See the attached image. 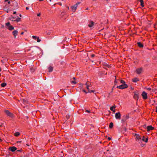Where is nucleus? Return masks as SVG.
Instances as JSON below:
<instances>
[{
	"label": "nucleus",
	"mask_w": 157,
	"mask_h": 157,
	"mask_svg": "<svg viewBox=\"0 0 157 157\" xmlns=\"http://www.w3.org/2000/svg\"><path fill=\"white\" fill-rule=\"evenodd\" d=\"M80 3V2H78L77 3L75 4L74 5V6H72L71 7V8L73 12H75L76 11L78 6Z\"/></svg>",
	"instance_id": "nucleus-1"
},
{
	"label": "nucleus",
	"mask_w": 157,
	"mask_h": 157,
	"mask_svg": "<svg viewBox=\"0 0 157 157\" xmlns=\"http://www.w3.org/2000/svg\"><path fill=\"white\" fill-rule=\"evenodd\" d=\"M128 87V86L126 84H122L121 85L117 86V88L121 89H123L126 88Z\"/></svg>",
	"instance_id": "nucleus-2"
},
{
	"label": "nucleus",
	"mask_w": 157,
	"mask_h": 157,
	"mask_svg": "<svg viewBox=\"0 0 157 157\" xmlns=\"http://www.w3.org/2000/svg\"><path fill=\"white\" fill-rule=\"evenodd\" d=\"M5 113L9 117H13V114L10 113L8 110H6L5 111Z\"/></svg>",
	"instance_id": "nucleus-3"
},
{
	"label": "nucleus",
	"mask_w": 157,
	"mask_h": 157,
	"mask_svg": "<svg viewBox=\"0 0 157 157\" xmlns=\"http://www.w3.org/2000/svg\"><path fill=\"white\" fill-rule=\"evenodd\" d=\"M115 118L116 119H120L121 114L120 112H119L115 113Z\"/></svg>",
	"instance_id": "nucleus-4"
},
{
	"label": "nucleus",
	"mask_w": 157,
	"mask_h": 157,
	"mask_svg": "<svg viewBox=\"0 0 157 157\" xmlns=\"http://www.w3.org/2000/svg\"><path fill=\"white\" fill-rule=\"evenodd\" d=\"M142 96L143 99H147V94L145 92L143 91L142 94Z\"/></svg>",
	"instance_id": "nucleus-5"
},
{
	"label": "nucleus",
	"mask_w": 157,
	"mask_h": 157,
	"mask_svg": "<svg viewBox=\"0 0 157 157\" xmlns=\"http://www.w3.org/2000/svg\"><path fill=\"white\" fill-rule=\"evenodd\" d=\"M142 71V68H137L136 70V71L137 73L138 74H140L141 73Z\"/></svg>",
	"instance_id": "nucleus-6"
},
{
	"label": "nucleus",
	"mask_w": 157,
	"mask_h": 157,
	"mask_svg": "<svg viewBox=\"0 0 157 157\" xmlns=\"http://www.w3.org/2000/svg\"><path fill=\"white\" fill-rule=\"evenodd\" d=\"M134 98L136 99H138V93L137 92H134Z\"/></svg>",
	"instance_id": "nucleus-7"
},
{
	"label": "nucleus",
	"mask_w": 157,
	"mask_h": 157,
	"mask_svg": "<svg viewBox=\"0 0 157 157\" xmlns=\"http://www.w3.org/2000/svg\"><path fill=\"white\" fill-rule=\"evenodd\" d=\"M17 148L15 147H10L9 148V150L12 152H14L17 150Z\"/></svg>",
	"instance_id": "nucleus-8"
},
{
	"label": "nucleus",
	"mask_w": 157,
	"mask_h": 157,
	"mask_svg": "<svg viewBox=\"0 0 157 157\" xmlns=\"http://www.w3.org/2000/svg\"><path fill=\"white\" fill-rule=\"evenodd\" d=\"M147 130L148 131L153 130L154 128L151 126L150 125L147 127Z\"/></svg>",
	"instance_id": "nucleus-9"
},
{
	"label": "nucleus",
	"mask_w": 157,
	"mask_h": 157,
	"mask_svg": "<svg viewBox=\"0 0 157 157\" xmlns=\"http://www.w3.org/2000/svg\"><path fill=\"white\" fill-rule=\"evenodd\" d=\"M135 136H136V140H140L141 139V137L140 136H139V134H135Z\"/></svg>",
	"instance_id": "nucleus-10"
},
{
	"label": "nucleus",
	"mask_w": 157,
	"mask_h": 157,
	"mask_svg": "<svg viewBox=\"0 0 157 157\" xmlns=\"http://www.w3.org/2000/svg\"><path fill=\"white\" fill-rule=\"evenodd\" d=\"M94 24V22L93 21H91L90 22L89 24L88 25V26L89 27L91 28L93 26Z\"/></svg>",
	"instance_id": "nucleus-11"
},
{
	"label": "nucleus",
	"mask_w": 157,
	"mask_h": 157,
	"mask_svg": "<svg viewBox=\"0 0 157 157\" xmlns=\"http://www.w3.org/2000/svg\"><path fill=\"white\" fill-rule=\"evenodd\" d=\"M90 83H86L85 85L86 86V88L88 90V91L90 90V89L89 88V87L90 86Z\"/></svg>",
	"instance_id": "nucleus-12"
},
{
	"label": "nucleus",
	"mask_w": 157,
	"mask_h": 157,
	"mask_svg": "<svg viewBox=\"0 0 157 157\" xmlns=\"http://www.w3.org/2000/svg\"><path fill=\"white\" fill-rule=\"evenodd\" d=\"M18 31L17 30H14L13 32V34L15 38L16 37V36L17 35Z\"/></svg>",
	"instance_id": "nucleus-13"
},
{
	"label": "nucleus",
	"mask_w": 157,
	"mask_h": 157,
	"mask_svg": "<svg viewBox=\"0 0 157 157\" xmlns=\"http://www.w3.org/2000/svg\"><path fill=\"white\" fill-rule=\"evenodd\" d=\"M132 81L134 82H136L137 81H139V79L138 78H135L132 79Z\"/></svg>",
	"instance_id": "nucleus-14"
},
{
	"label": "nucleus",
	"mask_w": 157,
	"mask_h": 157,
	"mask_svg": "<svg viewBox=\"0 0 157 157\" xmlns=\"http://www.w3.org/2000/svg\"><path fill=\"white\" fill-rule=\"evenodd\" d=\"M142 140L143 141L146 143L147 142L148 139L147 138H146V139H145V136H143V137Z\"/></svg>",
	"instance_id": "nucleus-15"
},
{
	"label": "nucleus",
	"mask_w": 157,
	"mask_h": 157,
	"mask_svg": "<svg viewBox=\"0 0 157 157\" xmlns=\"http://www.w3.org/2000/svg\"><path fill=\"white\" fill-rule=\"evenodd\" d=\"M137 44H138V46L140 48H143V44L140 42H138Z\"/></svg>",
	"instance_id": "nucleus-16"
},
{
	"label": "nucleus",
	"mask_w": 157,
	"mask_h": 157,
	"mask_svg": "<svg viewBox=\"0 0 157 157\" xmlns=\"http://www.w3.org/2000/svg\"><path fill=\"white\" fill-rule=\"evenodd\" d=\"M48 71L49 72H51L53 70V67L50 66L48 68Z\"/></svg>",
	"instance_id": "nucleus-17"
},
{
	"label": "nucleus",
	"mask_w": 157,
	"mask_h": 157,
	"mask_svg": "<svg viewBox=\"0 0 157 157\" xmlns=\"http://www.w3.org/2000/svg\"><path fill=\"white\" fill-rule=\"evenodd\" d=\"M13 6L17 7L18 6V3L16 2H13Z\"/></svg>",
	"instance_id": "nucleus-18"
},
{
	"label": "nucleus",
	"mask_w": 157,
	"mask_h": 157,
	"mask_svg": "<svg viewBox=\"0 0 157 157\" xmlns=\"http://www.w3.org/2000/svg\"><path fill=\"white\" fill-rule=\"evenodd\" d=\"M139 1H140V5L142 6V7L144 6V1L143 0H139Z\"/></svg>",
	"instance_id": "nucleus-19"
},
{
	"label": "nucleus",
	"mask_w": 157,
	"mask_h": 157,
	"mask_svg": "<svg viewBox=\"0 0 157 157\" xmlns=\"http://www.w3.org/2000/svg\"><path fill=\"white\" fill-rule=\"evenodd\" d=\"M9 30H11L14 29V27L12 25H10L8 28Z\"/></svg>",
	"instance_id": "nucleus-20"
},
{
	"label": "nucleus",
	"mask_w": 157,
	"mask_h": 157,
	"mask_svg": "<svg viewBox=\"0 0 157 157\" xmlns=\"http://www.w3.org/2000/svg\"><path fill=\"white\" fill-rule=\"evenodd\" d=\"M6 83L3 82L1 84V86L2 87H4L6 86Z\"/></svg>",
	"instance_id": "nucleus-21"
},
{
	"label": "nucleus",
	"mask_w": 157,
	"mask_h": 157,
	"mask_svg": "<svg viewBox=\"0 0 157 157\" xmlns=\"http://www.w3.org/2000/svg\"><path fill=\"white\" fill-rule=\"evenodd\" d=\"M113 126V123L111 122L110 123L109 125V128H112V127Z\"/></svg>",
	"instance_id": "nucleus-22"
},
{
	"label": "nucleus",
	"mask_w": 157,
	"mask_h": 157,
	"mask_svg": "<svg viewBox=\"0 0 157 157\" xmlns=\"http://www.w3.org/2000/svg\"><path fill=\"white\" fill-rule=\"evenodd\" d=\"M6 25L8 27V28L11 25L10 22H9L6 23Z\"/></svg>",
	"instance_id": "nucleus-23"
},
{
	"label": "nucleus",
	"mask_w": 157,
	"mask_h": 157,
	"mask_svg": "<svg viewBox=\"0 0 157 157\" xmlns=\"http://www.w3.org/2000/svg\"><path fill=\"white\" fill-rule=\"evenodd\" d=\"M14 135L15 136H19L20 134V133L19 132H16L14 134Z\"/></svg>",
	"instance_id": "nucleus-24"
},
{
	"label": "nucleus",
	"mask_w": 157,
	"mask_h": 157,
	"mask_svg": "<svg viewBox=\"0 0 157 157\" xmlns=\"http://www.w3.org/2000/svg\"><path fill=\"white\" fill-rule=\"evenodd\" d=\"M21 18H19L18 16H17V18L14 20V21H16L17 22H19L20 21Z\"/></svg>",
	"instance_id": "nucleus-25"
},
{
	"label": "nucleus",
	"mask_w": 157,
	"mask_h": 157,
	"mask_svg": "<svg viewBox=\"0 0 157 157\" xmlns=\"http://www.w3.org/2000/svg\"><path fill=\"white\" fill-rule=\"evenodd\" d=\"M129 116H124L123 117V118H124V119L126 121L127 119H128L129 118Z\"/></svg>",
	"instance_id": "nucleus-26"
},
{
	"label": "nucleus",
	"mask_w": 157,
	"mask_h": 157,
	"mask_svg": "<svg viewBox=\"0 0 157 157\" xmlns=\"http://www.w3.org/2000/svg\"><path fill=\"white\" fill-rule=\"evenodd\" d=\"M116 108L115 106H112L110 108V109L111 111H113L114 109Z\"/></svg>",
	"instance_id": "nucleus-27"
},
{
	"label": "nucleus",
	"mask_w": 157,
	"mask_h": 157,
	"mask_svg": "<svg viewBox=\"0 0 157 157\" xmlns=\"http://www.w3.org/2000/svg\"><path fill=\"white\" fill-rule=\"evenodd\" d=\"M121 83H122V84H126L125 81L123 80H121Z\"/></svg>",
	"instance_id": "nucleus-28"
},
{
	"label": "nucleus",
	"mask_w": 157,
	"mask_h": 157,
	"mask_svg": "<svg viewBox=\"0 0 157 157\" xmlns=\"http://www.w3.org/2000/svg\"><path fill=\"white\" fill-rule=\"evenodd\" d=\"M70 116L69 114H67L66 116V118L67 119H68L70 118Z\"/></svg>",
	"instance_id": "nucleus-29"
},
{
	"label": "nucleus",
	"mask_w": 157,
	"mask_h": 157,
	"mask_svg": "<svg viewBox=\"0 0 157 157\" xmlns=\"http://www.w3.org/2000/svg\"><path fill=\"white\" fill-rule=\"evenodd\" d=\"M94 92V90H89L88 93H91V92Z\"/></svg>",
	"instance_id": "nucleus-30"
},
{
	"label": "nucleus",
	"mask_w": 157,
	"mask_h": 157,
	"mask_svg": "<svg viewBox=\"0 0 157 157\" xmlns=\"http://www.w3.org/2000/svg\"><path fill=\"white\" fill-rule=\"evenodd\" d=\"M71 82L72 83H73L74 84H75L76 83V82L75 81H71Z\"/></svg>",
	"instance_id": "nucleus-31"
},
{
	"label": "nucleus",
	"mask_w": 157,
	"mask_h": 157,
	"mask_svg": "<svg viewBox=\"0 0 157 157\" xmlns=\"http://www.w3.org/2000/svg\"><path fill=\"white\" fill-rule=\"evenodd\" d=\"M37 42H39L41 40L40 39H39V37L37 38Z\"/></svg>",
	"instance_id": "nucleus-32"
},
{
	"label": "nucleus",
	"mask_w": 157,
	"mask_h": 157,
	"mask_svg": "<svg viewBox=\"0 0 157 157\" xmlns=\"http://www.w3.org/2000/svg\"><path fill=\"white\" fill-rule=\"evenodd\" d=\"M32 37L33 39L35 40H36V39L37 38L36 36H33Z\"/></svg>",
	"instance_id": "nucleus-33"
},
{
	"label": "nucleus",
	"mask_w": 157,
	"mask_h": 157,
	"mask_svg": "<svg viewBox=\"0 0 157 157\" xmlns=\"http://www.w3.org/2000/svg\"><path fill=\"white\" fill-rule=\"evenodd\" d=\"M30 71L32 72H33L34 71V70L33 68H31L30 69Z\"/></svg>",
	"instance_id": "nucleus-34"
},
{
	"label": "nucleus",
	"mask_w": 157,
	"mask_h": 157,
	"mask_svg": "<svg viewBox=\"0 0 157 157\" xmlns=\"http://www.w3.org/2000/svg\"><path fill=\"white\" fill-rule=\"evenodd\" d=\"M125 121L124 118H123L121 120V122H124Z\"/></svg>",
	"instance_id": "nucleus-35"
},
{
	"label": "nucleus",
	"mask_w": 157,
	"mask_h": 157,
	"mask_svg": "<svg viewBox=\"0 0 157 157\" xmlns=\"http://www.w3.org/2000/svg\"><path fill=\"white\" fill-rule=\"evenodd\" d=\"M65 13L64 11L63 12H61V14L62 15V16H63L64 14L63 13Z\"/></svg>",
	"instance_id": "nucleus-36"
},
{
	"label": "nucleus",
	"mask_w": 157,
	"mask_h": 157,
	"mask_svg": "<svg viewBox=\"0 0 157 157\" xmlns=\"http://www.w3.org/2000/svg\"><path fill=\"white\" fill-rule=\"evenodd\" d=\"M147 89L148 90H151V88H148Z\"/></svg>",
	"instance_id": "nucleus-37"
},
{
	"label": "nucleus",
	"mask_w": 157,
	"mask_h": 157,
	"mask_svg": "<svg viewBox=\"0 0 157 157\" xmlns=\"http://www.w3.org/2000/svg\"><path fill=\"white\" fill-rule=\"evenodd\" d=\"M40 13H39L38 14H37V16H40Z\"/></svg>",
	"instance_id": "nucleus-38"
},
{
	"label": "nucleus",
	"mask_w": 157,
	"mask_h": 157,
	"mask_svg": "<svg viewBox=\"0 0 157 157\" xmlns=\"http://www.w3.org/2000/svg\"><path fill=\"white\" fill-rule=\"evenodd\" d=\"M21 142H22L21 141H17V143H21Z\"/></svg>",
	"instance_id": "nucleus-39"
},
{
	"label": "nucleus",
	"mask_w": 157,
	"mask_h": 157,
	"mask_svg": "<svg viewBox=\"0 0 157 157\" xmlns=\"http://www.w3.org/2000/svg\"><path fill=\"white\" fill-rule=\"evenodd\" d=\"M86 112L88 113H90V110H86Z\"/></svg>",
	"instance_id": "nucleus-40"
},
{
	"label": "nucleus",
	"mask_w": 157,
	"mask_h": 157,
	"mask_svg": "<svg viewBox=\"0 0 157 157\" xmlns=\"http://www.w3.org/2000/svg\"><path fill=\"white\" fill-rule=\"evenodd\" d=\"M94 56H95V55H94V54H92V55H91V56L92 57H94Z\"/></svg>",
	"instance_id": "nucleus-41"
},
{
	"label": "nucleus",
	"mask_w": 157,
	"mask_h": 157,
	"mask_svg": "<svg viewBox=\"0 0 157 157\" xmlns=\"http://www.w3.org/2000/svg\"><path fill=\"white\" fill-rule=\"evenodd\" d=\"M108 140H111V138H110V137H109L108 138Z\"/></svg>",
	"instance_id": "nucleus-42"
},
{
	"label": "nucleus",
	"mask_w": 157,
	"mask_h": 157,
	"mask_svg": "<svg viewBox=\"0 0 157 157\" xmlns=\"http://www.w3.org/2000/svg\"><path fill=\"white\" fill-rule=\"evenodd\" d=\"M117 82V81L115 80V81H114V83H115V84H116V83Z\"/></svg>",
	"instance_id": "nucleus-43"
},
{
	"label": "nucleus",
	"mask_w": 157,
	"mask_h": 157,
	"mask_svg": "<svg viewBox=\"0 0 157 157\" xmlns=\"http://www.w3.org/2000/svg\"><path fill=\"white\" fill-rule=\"evenodd\" d=\"M113 113H114L115 112V110L113 109V110L112 111Z\"/></svg>",
	"instance_id": "nucleus-44"
},
{
	"label": "nucleus",
	"mask_w": 157,
	"mask_h": 157,
	"mask_svg": "<svg viewBox=\"0 0 157 157\" xmlns=\"http://www.w3.org/2000/svg\"><path fill=\"white\" fill-rule=\"evenodd\" d=\"M29 8L28 7H26V9L27 10H29Z\"/></svg>",
	"instance_id": "nucleus-45"
},
{
	"label": "nucleus",
	"mask_w": 157,
	"mask_h": 157,
	"mask_svg": "<svg viewBox=\"0 0 157 157\" xmlns=\"http://www.w3.org/2000/svg\"><path fill=\"white\" fill-rule=\"evenodd\" d=\"M47 34H48V35H50V32H48V33H47Z\"/></svg>",
	"instance_id": "nucleus-46"
},
{
	"label": "nucleus",
	"mask_w": 157,
	"mask_h": 157,
	"mask_svg": "<svg viewBox=\"0 0 157 157\" xmlns=\"http://www.w3.org/2000/svg\"><path fill=\"white\" fill-rule=\"evenodd\" d=\"M16 13V11H14L13 13L14 14H15Z\"/></svg>",
	"instance_id": "nucleus-47"
},
{
	"label": "nucleus",
	"mask_w": 157,
	"mask_h": 157,
	"mask_svg": "<svg viewBox=\"0 0 157 157\" xmlns=\"http://www.w3.org/2000/svg\"><path fill=\"white\" fill-rule=\"evenodd\" d=\"M24 32H22L21 33V35H23V34H24Z\"/></svg>",
	"instance_id": "nucleus-48"
},
{
	"label": "nucleus",
	"mask_w": 157,
	"mask_h": 157,
	"mask_svg": "<svg viewBox=\"0 0 157 157\" xmlns=\"http://www.w3.org/2000/svg\"><path fill=\"white\" fill-rule=\"evenodd\" d=\"M83 92H85L86 93H87V92H86V90H83Z\"/></svg>",
	"instance_id": "nucleus-49"
},
{
	"label": "nucleus",
	"mask_w": 157,
	"mask_h": 157,
	"mask_svg": "<svg viewBox=\"0 0 157 157\" xmlns=\"http://www.w3.org/2000/svg\"><path fill=\"white\" fill-rule=\"evenodd\" d=\"M156 112H157V106L156 108Z\"/></svg>",
	"instance_id": "nucleus-50"
},
{
	"label": "nucleus",
	"mask_w": 157,
	"mask_h": 157,
	"mask_svg": "<svg viewBox=\"0 0 157 157\" xmlns=\"http://www.w3.org/2000/svg\"><path fill=\"white\" fill-rule=\"evenodd\" d=\"M8 3L9 4H10V1H8Z\"/></svg>",
	"instance_id": "nucleus-51"
},
{
	"label": "nucleus",
	"mask_w": 157,
	"mask_h": 157,
	"mask_svg": "<svg viewBox=\"0 0 157 157\" xmlns=\"http://www.w3.org/2000/svg\"><path fill=\"white\" fill-rule=\"evenodd\" d=\"M124 130H125V131H126L127 129L126 128H124Z\"/></svg>",
	"instance_id": "nucleus-52"
},
{
	"label": "nucleus",
	"mask_w": 157,
	"mask_h": 157,
	"mask_svg": "<svg viewBox=\"0 0 157 157\" xmlns=\"http://www.w3.org/2000/svg\"><path fill=\"white\" fill-rule=\"evenodd\" d=\"M8 1V0H5V2H7V1Z\"/></svg>",
	"instance_id": "nucleus-53"
},
{
	"label": "nucleus",
	"mask_w": 157,
	"mask_h": 157,
	"mask_svg": "<svg viewBox=\"0 0 157 157\" xmlns=\"http://www.w3.org/2000/svg\"><path fill=\"white\" fill-rule=\"evenodd\" d=\"M73 79H74V80H75V77H73Z\"/></svg>",
	"instance_id": "nucleus-54"
},
{
	"label": "nucleus",
	"mask_w": 157,
	"mask_h": 157,
	"mask_svg": "<svg viewBox=\"0 0 157 157\" xmlns=\"http://www.w3.org/2000/svg\"><path fill=\"white\" fill-rule=\"evenodd\" d=\"M2 141V140L0 138V141Z\"/></svg>",
	"instance_id": "nucleus-55"
},
{
	"label": "nucleus",
	"mask_w": 157,
	"mask_h": 157,
	"mask_svg": "<svg viewBox=\"0 0 157 157\" xmlns=\"http://www.w3.org/2000/svg\"><path fill=\"white\" fill-rule=\"evenodd\" d=\"M19 16H20V17H21V14L19 15Z\"/></svg>",
	"instance_id": "nucleus-56"
},
{
	"label": "nucleus",
	"mask_w": 157,
	"mask_h": 157,
	"mask_svg": "<svg viewBox=\"0 0 157 157\" xmlns=\"http://www.w3.org/2000/svg\"><path fill=\"white\" fill-rule=\"evenodd\" d=\"M1 71V68L0 67V71Z\"/></svg>",
	"instance_id": "nucleus-57"
},
{
	"label": "nucleus",
	"mask_w": 157,
	"mask_h": 157,
	"mask_svg": "<svg viewBox=\"0 0 157 157\" xmlns=\"http://www.w3.org/2000/svg\"><path fill=\"white\" fill-rule=\"evenodd\" d=\"M14 18H15V17H13L12 18H13V19H14Z\"/></svg>",
	"instance_id": "nucleus-58"
},
{
	"label": "nucleus",
	"mask_w": 157,
	"mask_h": 157,
	"mask_svg": "<svg viewBox=\"0 0 157 157\" xmlns=\"http://www.w3.org/2000/svg\"><path fill=\"white\" fill-rule=\"evenodd\" d=\"M40 1H43V0H39Z\"/></svg>",
	"instance_id": "nucleus-59"
},
{
	"label": "nucleus",
	"mask_w": 157,
	"mask_h": 157,
	"mask_svg": "<svg viewBox=\"0 0 157 157\" xmlns=\"http://www.w3.org/2000/svg\"><path fill=\"white\" fill-rule=\"evenodd\" d=\"M12 20V21H14V20H13V19H12V20Z\"/></svg>",
	"instance_id": "nucleus-60"
},
{
	"label": "nucleus",
	"mask_w": 157,
	"mask_h": 157,
	"mask_svg": "<svg viewBox=\"0 0 157 157\" xmlns=\"http://www.w3.org/2000/svg\"><path fill=\"white\" fill-rule=\"evenodd\" d=\"M86 10H88V8H86Z\"/></svg>",
	"instance_id": "nucleus-61"
},
{
	"label": "nucleus",
	"mask_w": 157,
	"mask_h": 157,
	"mask_svg": "<svg viewBox=\"0 0 157 157\" xmlns=\"http://www.w3.org/2000/svg\"><path fill=\"white\" fill-rule=\"evenodd\" d=\"M68 9H69V7H68Z\"/></svg>",
	"instance_id": "nucleus-62"
}]
</instances>
